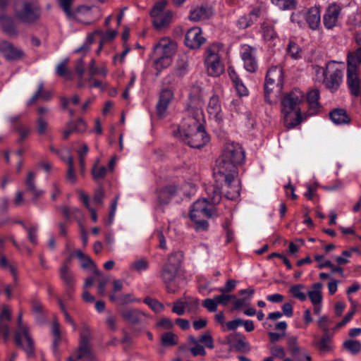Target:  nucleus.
Listing matches in <instances>:
<instances>
[{"instance_id": "f257e3e1", "label": "nucleus", "mask_w": 361, "mask_h": 361, "mask_svg": "<svg viewBox=\"0 0 361 361\" xmlns=\"http://www.w3.org/2000/svg\"><path fill=\"white\" fill-rule=\"evenodd\" d=\"M244 160L245 152L239 144L226 143L217 160L215 173L224 176L228 185H231L237 173V166L243 164Z\"/></svg>"}, {"instance_id": "f03ea898", "label": "nucleus", "mask_w": 361, "mask_h": 361, "mask_svg": "<svg viewBox=\"0 0 361 361\" xmlns=\"http://www.w3.org/2000/svg\"><path fill=\"white\" fill-rule=\"evenodd\" d=\"M302 102L303 96H298L295 92H286L281 95V111L284 124L288 128H293L302 122L300 108Z\"/></svg>"}, {"instance_id": "7ed1b4c3", "label": "nucleus", "mask_w": 361, "mask_h": 361, "mask_svg": "<svg viewBox=\"0 0 361 361\" xmlns=\"http://www.w3.org/2000/svg\"><path fill=\"white\" fill-rule=\"evenodd\" d=\"M180 133L182 140L192 148H201L209 141V135L195 118L189 117L184 120Z\"/></svg>"}, {"instance_id": "20e7f679", "label": "nucleus", "mask_w": 361, "mask_h": 361, "mask_svg": "<svg viewBox=\"0 0 361 361\" xmlns=\"http://www.w3.org/2000/svg\"><path fill=\"white\" fill-rule=\"evenodd\" d=\"M183 252L175 251L169 255L167 262L161 271V277L166 285L168 293H174L177 289L175 279L183 259Z\"/></svg>"}, {"instance_id": "39448f33", "label": "nucleus", "mask_w": 361, "mask_h": 361, "mask_svg": "<svg viewBox=\"0 0 361 361\" xmlns=\"http://www.w3.org/2000/svg\"><path fill=\"white\" fill-rule=\"evenodd\" d=\"M18 329L16 332L15 341L18 346L22 348L28 357L35 356L34 341L29 334V328L23 322V312L20 311L17 317Z\"/></svg>"}, {"instance_id": "423d86ee", "label": "nucleus", "mask_w": 361, "mask_h": 361, "mask_svg": "<svg viewBox=\"0 0 361 361\" xmlns=\"http://www.w3.org/2000/svg\"><path fill=\"white\" fill-rule=\"evenodd\" d=\"M14 16L21 23L32 24L39 19L41 8L35 1H24L20 7H16Z\"/></svg>"}, {"instance_id": "0eeeda50", "label": "nucleus", "mask_w": 361, "mask_h": 361, "mask_svg": "<svg viewBox=\"0 0 361 361\" xmlns=\"http://www.w3.org/2000/svg\"><path fill=\"white\" fill-rule=\"evenodd\" d=\"M222 45L219 43L211 44L206 50L204 63L209 75L216 77L224 70V65L220 61L219 51Z\"/></svg>"}, {"instance_id": "6e6552de", "label": "nucleus", "mask_w": 361, "mask_h": 361, "mask_svg": "<svg viewBox=\"0 0 361 361\" xmlns=\"http://www.w3.org/2000/svg\"><path fill=\"white\" fill-rule=\"evenodd\" d=\"M168 4L166 0H161L155 4L151 11L152 23L157 30L167 27L173 19V12L165 10Z\"/></svg>"}, {"instance_id": "1a4fd4ad", "label": "nucleus", "mask_w": 361, "mask_h": 361, "mask_svg": "<svg viewBox=\"0 0 361 361\" xmlns=\"http://www.w3.org/2000/svg\"><path fill=\"white\" fill-rule=\"evenodd\" d=\"M206 216L212 218L217 216L215 206L207 198L197 200L192 206L190 217L191 220H196V217Z\"/></svg>"}, {"instance_id": "9d476101", "label": "nucleus", "mask_w": 361, "mask_h": 361, "mask_svg": "<svg viewBox=\"0 0 361 361\" xmlns=\"http://www.w3.org/2000/svg\"><path fill=\"white\" fill-rule=\"evenodd\" d=\"M283 87V71L280 66H274L267 72L264 90H272L274 88L281 90Z\"/></svg>"}, {"instance_id": "9b49d317", "label": "nucleus", "mask_w": 361, "mask_h": 361, "mask_svg": "<svg viewBox=\"0 0 361 361\" xmlns=\"http://www.w3.org/2000/svg\"><path fill=\"white\" fill-rule=\"evenodd\" d=\"M85 63L82 58H80L76 61L75 71L78 75V87L79 88H87V89H93V88H101L103 89L104 87L103 86L102 82L98 80H96L92 77H90L87 80L83 82L82 76L85 73Z\"/></svg>"}, {"instance_id": "f8f14e48", "label": "nucleus", "mask_w": 361, "mask_h": 361, "mask_svg": "<svg viewBox=\"0 0 361 361\" xmlns=\"http://www.w3.org/2000/svg\"><path fill=\"white\" fill-rule=\"evenodd\" d=\"M336 61H331L326 64V69H332V72L328 75L326 74L324 78L325 87L328 89H337L343 82V70L334 68Z\"/></svg>"}, {"instance_id": "ddd939ff", "label": "nucleus", "mask_w": 361, "mask_h": 361, "mask_svg": "<svg viewBox=\"0 0 361 361\" xmlns=\"http://www.w3.org/2000/svg\"><path fill=\"white\" fill-rule=\"evenodd\" d=\"M226 343L230 349L240 353H248L250 350V343L244 335L233 333L226 337Z\"/></svg>"}, {"instance_id": "4468645a", "label": "nucleus", "mask_w": 361, "mask_h": 361, "mask_svg": "<svg viewBox=\"0 0 361 361\" xmlns=\"http://www.w3.org/2000/svg\"><path fill=\"white\" fill-rule=\"evenodd\" d=\"M341 10V6L336 3L331 4L326 7L323 16L324 25L326 29L331 30L336 26Z\"/></svg>"}, {"instance_id": "2eb2a0df", "label": "nucleus", "mask_w": 361, "mask_h": 361, "mask_svg": "<svg viewBox=\"0 0 361 361\" xmlns=\"http://www.w3.org/2000/svg\"><path fill=\"white\" fill-rule=\"evenodd\" d=\"M241 58L244 62V67L247 71L255 73L257 70L258 64L255 59V48L249 45H243L241 48Z\"/></svg>"}, {"instance_id": "dca6fc26", "label": "nucleus", "mask_w": 361, "mask_h": 361, "mask_svg": "<svg viewBox=\"0 0 361 361\" xmlns=\"http://www.w3.org/2000/svg\"><path fill=\"white\" fill-rule=\"evenodd\" d=\"M73 0H59V5L68 18L80 20L81 15H87L90 13V7L80 6L75 11H71Z\"/></svg>"}, {"instance_id": "f3484780", "label": "nucleus", "mask_w": 361, "mask_h": 361, "mask_svg": "<svg viewBox=\"0 0 361 361\" xmlns=\"http://www.w3.org/2000/svg\"><path fill=\"white\" fill-rule=\"evenodd\" d=\"M0 52L7 61H18L25 55L21 49L7 41L0 42Z\"/></svg>"}, {"instance_id": "a211bd4d", "label": "nucleus", "mask_w": 361, "mask_h": 361, "mask_svg": "<svg viewBox=\"0 0 361 361\" xmlns=\"http://www.w3.org/2000/svg\"><path fill=\"white\" fill-rule=\"evenodd\" d=\"M205 42L202 36V30L199 27H193L189 29L185 36V44L192 49H198Z\"/></svg>"}, {"instance_id": "6ab92c4d", "label": "nucleus", "mask_w": 361, "mask_h": 361, "mask_svg": "<svg viewBox=\"0 0 361 361\" xmlns=\"http://www.w3.org/2000/svg\"><path fill=\"white\" fill-rule=\"evenodd\" d=\"M71 259L65 260L59 268V277L63 283L68 288H73L75 285V277L73 272L71 270Z\"/></svg>"}, {"instance_id": "aec40b11", "label": "nucleus", "mask_w": 361, "mask_h": 361, "mask_svg": "<svg viewBox=\"0 0 361 361\" xmlns=\"http://www.w3.org/2000/svg\"><path fill=\"white\" fill-rule=\"evenodd\" d=\"M95 361L94 355L90 344L79 343L78 348L68 358V361Z\"/></svg>"}, {"instance_id": "412c9836", "label": "nucleus", "mask_w": 361, "mask_h": 361, "mask_svg": "<svg viewBox=\"0 0 361 361\" xmlns=\"http://www.w3.org/2000/svg\"><path fill=\"white\" fill-rule=\"evenodd\" d=\"M262 9L257 6L253 8L248 13L240 16L236 21V25L239 29L245 30L250 27L260 16Z\"/></svg>"}, {"instance_id": "4be33fe9", "label": "nucleus", "mask_w": 361, "mask_h": 361, "mask_svg": "<svg viewBox=\"0 0 361 361\" xmlns=\"http://www.w3.org/2000/svg\"><path fill=\"white\" fill-rule=\"evenodd\" d=\"M123 320L131 324H138L143 322L147 314L138 309H126L121 312Z\"/></svg>"}, {"instance_id": "5701e85b", "label": "nucleus", "mask_w": 361, "mask_h": 361, "mask_svg": "<svg viewBox=\"0 0 361 361\" xmlns=\"http://www.w3.org/2000/svg\"><path fill=\"white\" fill-rule=\"evenodd\" d=\"M11 319V310L8 305L2 306L0 312V335L6 341L10 336L9 324Z\"/></svg>"}, {"instance_id": "b1692460", "label": "nucleus", "mask_w": 361, "mask_h": 361, "mask_svg": "<svg viewBox=\"0 0 361 361\" xmlns=\"http://www.w3.org/2000/svg\"><path fill=\"white\" fill-rule=\"evenodd\" d=\"M305 21L312 30H317L321 25V11L319 6L310 7L305 13Z\"/></svg>"}, {"instance_id": "393cba45", "label": "nucleus", "mask_w": 361, "mask_h": 361, "mask_svg": "<svg viewBox=\"0 0 361 361\" xmlns=\"http://www.w3.org/2000/svg\"><path fill=\"white\" fill-rule=\"evenodd\" d=\"M176 45L169 39H161L154 47V55H161L171 58L175 52Z\"/></svg>"}, {"instance_id": "a878e982", "label": "nucleus", "mask_w": 361, "mask_h": 361, "mask_svg": "<svg viewBox=\"0 0 361 361\" xmlns=\"http://www.w3.org/2000/svg\"><path fill=\"white\" fill-rule=\"evenodd\" d=\"M179 188L176 184H168L157 190V198L161 204H167L176 195Z\"/></svg>"}, {"instance_id": "bb28decb", "label": "nucleus", "mask_w": 361, "mask_h": 361, "mask_svg": "<svg viewBox=\"0 0 361 361\" xmlns=\"http://www.w3.org/2000/svg\"><path fill=\"white\" fill-rule=\"evenodd\" d=\"M0 26L4 33L11 37L18 36V30L13 18L6 14H0Z\"/></svg>"}, {"instance_id": "cd10ccee", "label": "nucleus", "mask_w": 361, "mask_h": 361, "mask_svg": "<svg viewBox=\"0 0 361 361\" xmlns=\"http://www.w3.org/2000/svg\"><path fill=\"white\" fill-rule=\"evenodd\" d=\"M109 298L111 302L121 306L141 302V300L135 297L133 293H123L119 295L111 293L109 294Z\"/></svg>"}, {"instance_id": "c85d7f7f", "label": "nucleus", "mask_w": 361, "mask_h": 361, "mask_svg": "<svg viewBox=\"0 0 361 361\" xmlns=\"http://www.w3.org/2000/svg\"><path fill=\"white\" fill-rule=\"evenodd\" d=\"M208 113L215 119L218 123L223 122L224 118L221 113V107L218 97L213 95L209 102Z\"/></svg>"}, {"instance_id": "c756f323", "label": "nucleus", "mask_w": 361, "mask_h": 361, "mask_svg": "<svg viewBox=\"0 0 361 361\" xmlns=\"http://www.w3.org/2000/svg\"><path fill=\"white\" fill-rule=\"evenodd\" d=\"M36 173L33 171H29L25 180V183L27 188V191L30 192L33 195L34 200H37L42 197L44 192L41 190H38L35 185Z\"/></svg>"}, {"instance_id": "7c9ffc66", "label": "nucleus", "mask_w": 361, "mask_h": 361, "mask_svg": "<svg viewBox=\"0 0 361 361\" xmlns=\"http://www.w3.org/2000/svg\"><path fill=\"white\" fill-rule=\"evenodd\" d=\"M173 92H161L159 99L157 104V114L163 116L168 108L169 104L173 99Z\"/></svg>"}, {"instance_id": "2f4dec72", "label": "nucleus", "mask_w": 361, "mask_h": 361, "mask_svg": "<svg viewBox=\"0 0 361 361\" xmlns=\"http://www.w3.org/2000/svg\"><path fill=\"white\" fill-rule=\"evenodd\" d=\"M329 117L336 125L347 124L350 122V118L343 109H334L329 113Z\"/></svg>"}, {"instance_id": "473e14b6", "label": "nucleus", "mask_w": 361, "mask_h": 361, "mask_svg": "<svg viewBox=\"0 0 361 361\" xmlns=\"http://www.w3.org/2000/svg\"><path fill=\"white\" fill-rule=\"evenodd\" d=\"M210 14L211 11L208 7L201 6L190 11L189 18L192 21H199L207 18Z\"/></svg>"}, {"instance_id": "72a5a7b5", "label": "nucleus", "mask_w": 361, "mask_h": 361, "mask_svg": "<svg viewBox=\"0 0 361 361\" xmlns=\"http://www.w3.org/2000/svg\"><path fill=\"white\" fill-rule=\"evenodd\" d=\"M346 82L350 90H360L361 80L357 71L347 70Z\"/></svg>"}, {"instance_id": "f704fd0d", "label": "nucleus", "mask_w": 361, "mask_h": 361, "mask_svg": "<svg viewBox=\"0 0 361 361\" xmlns=\"http://www.w3.org/2000/svg\"><path fill=\"white\" fill-rule=\"evenodd\" d=\"M319 99V92H308L307 100L309 105V115H314L318 112V110L320 107Z\"/></svg>"}, {"instance_id": "c9c22d12", "label": "nucleus", "mask_w": 361, "mask_h": 361, "mask_svg": "<svg viewBox=\"0 0 361 361\" xmlns=\"http://www.w3.org/2000/svg\"><path fill=\"white\" fill-rule=\"evenodd\" d=\"M287 348L288 350L293 357L299 355L302 352L305 350L299 345L298 337L295 336H290L288 337Z\"/></svg>"}, {"instance_id": "e433bc0d", "label": "nucleus", "mask_w": 361, "mask_h": 361, "mask_svg": "<svg viewBox=\"0 0 361 361\" xmlns=\"http://www.w3.org/2000/svg\"><path fill=\"white\" fill-rule=\"evenodd\" d=\"M235 176L233 177V178ZM224 180H226L224 178ZM226 185L228 188V190L226 192V197L228 200H235L240 196V185L238 181H235L234 179L231 182V185L225 180Z\"/></svg>"}, {"instance_id": "4c0bfd02", "label": "nucleus", "mask_w": 361, "mask_h": 361, "mask_svg": "<svg viewBox=\"0 0 361 361\" xmlns=\"http://www.w3.org/2000/svg\"><path fill=\"white\" fill-rule=\"evenodd\" d=\"M67 164L68 169L66 172V180L71 185H74L77 182V177L74 169L73 159L69 151L67 152Z\"/></svg>"}, {"instance_id": "58836bf2", "label": "nucleus", "mask_w": 361, "mask_h": 361, "mask_svg": "<svg viewBox=\"0 0 361 361\" xmlns=\"http://www.w3.org/2000/svg\"><path fill=\"white\" fill-rule=\"evenodd\" d=\"M206 191L208 195L207 199L211 203L213 204V205L215 206L220 202L221 200V192L218 186H208L206 189Z\"/></svg>"}, {"instance_id": "ea45409f", "label": "nucleus", "mask_w": 361, "mask_h": 361, "mask_svg": "<svg viewBox=\"0 0 361 361\" xmlns=\"http://www.w3.org/2000/svg\"><path fill=\"white\" fill-rule=\"evenodd\" d=\"M312 288L313 290L309 291L307 293L311 302L312 305L321 303L322 300V295L321 292L322 284L320 283H314L313 284Z\"/></svg>"}, {"instance_id": "a19ab883", "label": "nucleus", "mask_w": 361, "mask_h": 361, "mask_svg": "<svg viewBox=\"0 0 361 361\" xmlns=\"http://www.w3.org/2000/svg\"><path fill=\"white\" fill-rule=\"evenodd\" d=\"M68 59H66L62 62L59 63L56 68V74L66 80H71L73 76L72 71L67 68Z\"/></svg>"}, {"instance_id": "79ce46f5", "label": "nucleus", "mask_w": 361, "mask_h": 361, "mask_svg": "<svg viewBox=\"0 0 361 361\" xmlns=\"http://www.w3.org/2000/svg\"><path fill=\"white\" fill-rule=\"evenodd\" d=\"M185 311L188 313H196L199 309V300L197 298L185 296L182 298Z\"/></svg>"}, {"instance_id": "37998d69", "label": "nucleus", "mask_w": 361, "mask_h": 361, "mask_svg": "<svg viewBox=\"0 0 361 361\" xmlns=\"http://www.w3.org/2000/svg\"><path fill=\"white\" fill-rule=\"evenodd\" d=\"M51 333L53 336V348L54 353H56L59 345L61 342L60 325L57 321H54L51 326Z\"/></svg>"}, {"instance_id": "c03bdc74", "label": "nucleus", "mask_w": 361, "mask_h": 361, "mask_svg": "<svg viewBox=\"0 0 361 361\" xmlns=\"http://www.w3.org/2000/svg\"><path fill=\"white\" fill-rule=\"evenodd\" d=\"M155 59L154 61V65L155 68L160 71L163 68L168 67L171 63V58L169 56L161 55H154Z\"/></svg>"}, {"instance_id": "a18cd8bd", "label": "nucleus", "mask_w": 361, "mask_h": 361, "mask_svg": "<svg viewBox=\"0 0 361 361\" xmlns=\"http://www.w3.org/2000/svg\"><path fill=\"white\" fill-rule=\"evenodd\" d=\"M343 346L353 355H356L361 350V343L356 340H347L343 343Z\"/></svg>"}, {"instance_id": "49530a36", "label": "nucleus", "mask_w": 361, "mask_h": 361, "mask_svg": "<svg viewBox=\"0 0 361 361\" xmlns=\"http://www.w3.org/2000/svg\"><path fill=\"white\" fill-rule=\"evenodd\" d=\"M301 52L302 50L300 47L294 42H289L287 49L286 53L287 54L293 59H298L301 58Z\"/></svg>"}, {"instance_id": "de8ad7c7", "label": "nucleus", "mask_w": 361, "mask_h": 361, "mask_svg": "<svg viewBox=\"0 0 361 361\" xmlns=\"http://www.w3.org/2000/svg\"><path fill=\"white\" fill-rule=\"evenodd\" d=\"M178 343V336L172 332H167L161 336V344L164 346H173Z\"/></svg>"}, {"instance_id": "09e8293b", "label": "nucleus", "mask_w": 361, "mask_h": 361, "mask_svg": "<svg viewBox=\"0 0 361 361\" xmlns=\"http://www.w3.org/2000/svg\"><path fill=\"white\" fill-rule=\"evenodd\" d=\"M360 64L361 60L357 58L355 52H348L347 55V70L357 71V68Z\"/></svg>"}, {"instance_id": "8fccbe9b", "label": "nucleus", "mask_w": 361, "mask_h": 361, "mask_svg": "<svg viewBox=\"0 0 361 361\" xmlns=\"http://www.w3.org/2000/svg\"><path fill=\"white\" fill-rule=\"evenodd\" d=\"M262 30L263 37L265 40L269 41L276 37V32L274 30V26L267 23L262 24Z\"/></svg>"}, {"instance_id": "3c124183", "label": "nucleus", "mask_w": 361, "mask_h": 361, "mask_svg": "<svg viewBox=\"0 0 361 361\" xmlns=\"http://www.w3.org/2000/svg\"><path fill=\"white\" fill-rule=\"evenodd\" d=\"M319 350L322 351L330 352L333 350L332 340L330 334H324L319 343Z\"/></svg>"}, {"instance_id": "603ef678", "label": "nucleus", "mask_w": 361, "mask_h": 361, "mask_svg": "<svg viewBox=\"0 0 361 361\" xmlns=\"http://www.w3.org/2000/svg\"><path fill=\"white\" fill-rule=\"evenodd\" d=\"M143 302L155 312H161L164 308L163 304L155 298L146 297Z\"/></svg>"}, {"instance_id": "864d4df0", "label": "nucleus", "mask_w": 361, "mask_h": 361, "mask_svg": "<svg viewBox=\"0 0 361 361\" xmlns=\"http://www.w3.org/2000/svg\"><path fill=\"white\" fill-rule=\"evenodd\" d=\"M272 3L282 10H292L296 7V0H271Z\"/></svg>"}, {"instance_id": "5fc2aeb1", "label": "nucleus", "mask_w": 361, "mask_h": 361, "mask_svg": "<svg viewBox=\"0 0 361 361\" xmlns=\"http://www.w3.org/2000/svg\"><path fill=\"white\" fill-rule=\"evenodd\" d=\"M303 288L304 286L302 284L295 285L290 287V292L294 298L300 301H305L307 299V296L305 293L302 292Z\"/></svg>"}, {"instance_id": "6e6d98bb", "label": "nucleus", "mask_w": 361, "mask_h": 361, "mask_svg": "<svg viewBox=\"0 0 361 361\" xmlns=\"http://www.w3.org/2000/svg\"><path fill=\"white\" fill-rule=\"evenodd\" d=\"M81 267L83 269H87L90 268L92 269L93 273L96 276H100L101 272L96 267V264L92 260V259L89 256H86L84 259H82L81 261Z\"/></svg>"}, {"instance_id": "4d7b16f0", "label": "nucleus", "mask_w": 361, "mask_h": 361, "mask_svg": "<svg viewBox=\"0 0 361 361\" xmlns=\"http://www.w3.org/2000/svg\"><path fill=\"white\" fill-rule=\"evenodd\" d=\"M199 343H202L204 347H207L209 349L214 348V339L209 332H205L199 338Z\"/></svg>"}, {"instance_id": "13d9d810", "label": "nucleus", "mask_w": 361, "mask_h": 361, "mask_svg": "<svg viewBox=\"0 0 361 361\" xmlns=\"http://www.w3.org/2000/svg\"><path fill=\"white\" fill-rule=\"evenodd\" d=\"M149 263L145 259H140L131 264V269L137 272L147 269Z\"/></svg>"}, {"instance_id": "bf43d9fd", "label": "nucleus", "mask_w": 361, "mask_h": 361, "mask_svg": "<svg viewBox=\"0 0 361 361\" xmlns=\"http://www.w3.org/2000/svg\"><path fill=\"white\" fill-rule=\"evenodd\" d=\"M91 339V331L90 328L83 325L80 331V343L90 344Z\"/></svg>"}, {"instance_id": "052dcab7", "label": "nucleus", "mask_w": 361, "mask_h": 361, "mask_svg": "<svg viewBox=\"0 0 361 361\" xmlns=\"http://www.w3.org/2000/svg\"><path fill=\"white\" fill-rule=\"evenodd\" d=\"M172 312L178 316H181L185 314L186 311L182 298H180L173 302Z\"/></svg>"}, {"instance_id": "680f3d73", "label": "nucleus", "mask_w": 361, "mask_h": 361, "mask_svg": "<svg viewBox=\"0 0 361 361\" xmlns=\"http://www.w3.org/2000/svg\"><path fill=\"white\" fill-rule=\"evenodd\" d=\"M214 298L217 303V305H227L231 300L235 299V296L233 295L221 293V295L215 296Z\"/></svg>"}, {"instance_id": "e2e57ef3", "label": "nucleus", "mask_w": 361, "mask_h": 361, "mask_svg": "<svg viewBox=\"0 0 361 361\" xmlns=\"http://www.w3.org/2000/svg\"><path fill=\"white\" fill-rule=\"evenodd\" d=\"M270 353L272 355V357H276L279 359H283L286 356V352L284 348L278 345H274L270 348Z\"/></svg>"}, {"instance_id": "0e129e2a", "label": "nucleus", "mask_w": 361, "mask_h": 361, "mask_svg": "<svg viewBox=\"0 0 361 361\" xmlns=\"http://www.w3.org/2000/svg\"><path fill=\"white\" fill-rule=\"evenodd\" d=\"M107 172V169L105 166H94L92 170L93 178L94 180H99L103 178Z\"/></svg>"}, {"instance_id": "69168bd1", "label": "nucleus", "mask_w": 361, "mask_h": 361, "mask_svg": "<svg viewBox=\"0 0 361 361\" xmlns=\"http://www.w3.org/2000/svg\"><path fill=\"white\" fill-rule=\"evenodd\" d=\"M189 351L194 356H205L207 355V352L205 350L204 347L201 345L200 343L190 347Z\"/></svg>"}, {"instance_id": "338daca9", "label": "nucleus", "mask_w": 361, "mask_h": 361, "mask_svg": "<svg viewBox=\"0 0 361 361\" xmlns=\"http://www.w3.org/2000/svg\"><path fill=\"white\" fill-rule=\"evenodd\" d=\"M329 322V318L326 315L321 316L317 321L318 327L321 329L325 334H330L328 328Z\"/></svg>"}, {"instance_id": "774afa93", "label": "nucleus", "mask_w": 361, "mask_h": 361, "mask_svg": "<svg viewBox=\"0 0 361 361\" xmlns=\"http://www.w3.org/2000/svg\"><path fill=\"white\" fill-rule=\"evenodd\" d=\"M68 124H72V129L75 133H82L86 128L87 126L85 121L82 119H78L75 121L68 122Z\"/></svg>"}]
</instances>
